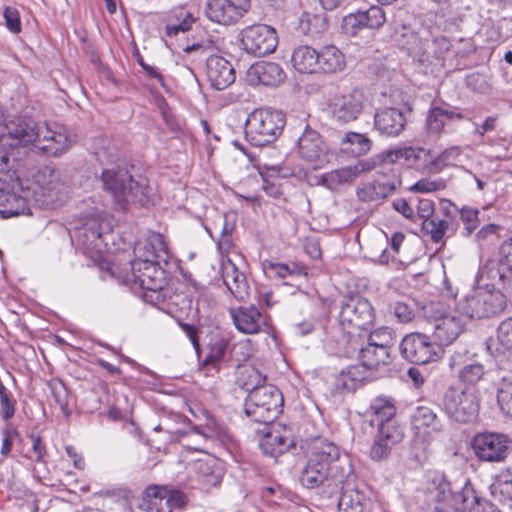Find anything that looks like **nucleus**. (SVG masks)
<instances>
[{
  "label": "nucleus",
  "instance_id": "nucleus-41",
  "mask_svg": "<svg viewBox=\"0 0 512 512\" xmlns=\"http://www.w3.org/2000/svg\"><path fill=\"white\" fill-rule=\"evenodd\" d=\"M465 115L456 109H444L443 107H431L426 118V126L430 133L438 134L454 120H463Z\"/></svg>",
  "mask_w": 512,
  "mask_h": 512
},
{
  "label": "nucleus",
  "instance_id": "nucleus-25",
  "mask_svg": "<svg viewBox=\"0 0 512 512\" xmlns=\"http://www.w3.org/2000/svg\"><path fill=\"white\" fill-rule=\"evenodd\" d=\"M406 117L397 108H384L374 116V128L383 136L396 137L404 129Z\"/></svg>",
  "mask_w": 512,
  "mask_h": 512
},
{
  "label": "nucleus",
  "instance_id": "nucleus-53",
  "mask_svg": "<svg viewBox=\"0 0 512 512\" xmlns=\"http://www.w3.org/2000/svg\"><path fill=\"white\" fill-rule=\"evenodd\" d=\"M194 291L197 293V307L196 312L199 317L209 319L211 308L215 304L212 294L205 287H198L194 282Z\"/></svg>",
  "mask_w": 512,
  "mask_h": 512
},
{
  "label": "nucleus",
  "instance_id": "nucleus-58",
  "mask_svg": "<svg viewBox=\"0 0 512 512\" xmlns=\"http://www.w3.org/2000/svg\"><path fill=\"white\" fill-rule=\"evenodd\" d=\"M497 340L506 350L512 351V317L500 322L497 328Z\"/></svg>",
  "mask_w": 512,
  "mask_h": 512
},
{
  "label": "nucleus",
  "instance_id": "nucleus-12",
  "mask_svg": "<svg viewBox=\"0 0 512 512\" xmlns=\"http://www.w3.org/2000/svg\"><path fill=\"white\" fill-rule=\"evenodd\" d=\"M441 405L447 416L459 423L473 422L480 409V401L474 390L456 387H449L445 391Z\"/></svg>",
  "mask_w": 512,
  "mask_h": 512
},
{
  "label": "nucleus",
  "instance_id": "nucleus-24",
  "mask_svg": "<svg viewBox=\"0 0 512 512\" xmlns=\"http://www.w3.org/2000/svg\"><path fill=\"white\" fill-rule=\"evenodd\" d=\"M220 271L223 283L236 299L243 301L248 297L249 284L246 276L243 272L239 271L238 267L228 256L225 259L221 258Z\"/></svg>",
  "mask_w": 512,
  "mask_h": 512
},
{
  "label": "nucleus",
  "instance_id": "nucleus-10",
  "mask_svg": "<svg viewBox=\"0 0 512 512\" xmlns=\"http://www.w3.org/2000/svg\"><path fill=\"white\" fill-rule=\"evenodd\" d=\"M423 313L434 322L433 337L440 349L453 343L464 330L463 315L457 308L451 311L442 302H430L423 307Z\"/></svg>",
  "mask_w": 512,
  "mask_h": 512
},
{
  "label": "nucleus",
  "instance_id": "nucleus-34",
  "mask_svg": "<svg viewBox=\"0 0 512 512\" xmlns=\"http://www.w3.org/2000/svg\"><path fill=\"white\" fill-rule=\"evenodd\" d=\"M412 428L417 434L438 433L443 429L442 420L428 406H418L411 416Z\"/></svg>",
  "mask_w": 512,
  "mask_h": 512
},
{
  "label": "nucleus",
  "instance_id": "nucleus-8",
  "mask_svg": "<svg viewBox=\"0 0 512 512\" xmlns=\"http://www.w3.org/2000/svg\"><path fill=\"white\" fill-rule=\"evenodd\" d=\"M490 284L475 289L457 303L459 313L469 319L492 318L507 306L506 296L499 289H490Z\"/></svg>",
  "mask_w": 512,
  "mask_h": 512
},
{
  "label": "nucleus",
  "instance_id": "nucleus-13",
  "mask_svg": "<svg viewBox=\"0 0 512 512\" xmlns=\"http://www.w3.org/2000/svg\"><path fill=\"white\" fill-rule=\"evenodd\" d=\"M241 48L250 55L263 57L273 53L278 45L276 30L265 24H256L239 33Z\"/></svg>",
  "mask_w": 512,
  "mask_h": 512
},
{
  "label": "nucleus",
  "instance_id": "nucleus-11",
  "mask_svg": "<svg viewBox=\"0 0 512 512\" xmlns=\"http://www.w3.org/2000/svg\"><path fill=\"white\" fill-rule=\"evenodd\" d=\"M282 406L280 390L271 385L250 392L245 399L244 411L252 421L269 425L281 413Z\"/></svg>",
  "mask_w": 512,
  "mask_h": 512
},
{
  "label": "nucleus",
  "instance_id": "nucleus-47",
  "mask_svg": "<svg viewBox=\"0 0 512 512\" xmlns=\"http://www.w3.org/2000/svg\"><path fill=\"white\" fill-rule=\"evenodd\" d=\"M371 144L372 142L367 136L355 132H349L341 142V149L353 156H361L370 151Z\"/></svg>",
  "mask_w": 512,
  "mask_h": 512
},
{
  "label": "nucleus",
  "instance_id": "nucleus-63",
  "mask_svg": "<svg viewBox=\"0 0 512 512\" xmlns=\"http://www.w3.org/2000/svg\"><path fill=\"white\" fill-rule=\"evenodd\" d=\"M393 313L400 323L411 322L415 317L413 308L405 302H396L393 306Z\"/></svg>",
  "mask_w": 512,
  "mask_h": 512
},
{
  "label": "nucleus",
  "instance_id": "nucleus-14",
  "mask_svg": "<svg viewBox=\"0 0 512 512\" xmlns=\"http://www.w3.org/2000/svg\"><path fill=\"white\" fill-rule=\"evenodd\" d=\"M400 353L407 361L424 365L435 361L439 357L440 348L430 336L414 332L403 337L399 345Z\"/></svg>",
  "mask_w": 512,
  "mask_h": 512
},
{
  "label": "nucleus",
  "instance_id": "nucleus-46",
  "mask_svg": "<svg viewBox=\"0 0 512 512\" xmlns=\"http://www.w3.org/2000/svg\"><path fill=\"white\" fill-rule=\"evenodd\" d=\"M479 278L480 280H484V278L495 282L498 280L499 283L506 287L512 283V271L507 270L506 265H502L501 263V255H499V260H488L486 264L479 270Z\"/></svg>",
  "mask_w": 512,
  "mask_h": 512
},
{
  "label": "nucleus",
  "instance_id": "nucleus-5",
  "mask_svg": "<svg viewBox=\"0 0 512 512\" xmlns=\"http://www.w3.org/2000/svg\"><path fill=\"white\" fill-rule=\"evenodd\" d=\"M229 345L228 339L212 325L194 326V351L198 371L205 376L218 373Z\"/></svg>",
  "mask_w": 512,
  "mask_h": 512
},
{
  "label": "nucleus",
  "instance_id": "nucleus-36",
  "mask_svg": "<svg viewBox=\"0 0 512 512\" xmlns=\"http://www.w3.org/2000/svg\"><path fill=\"white\" fill-rule=\"evenodd\" d=\"M369 410L371 414L370 423L372 426H377L378 430H381L386 425L399 427L394 420L396 408L390 399L384 397L375 398L371 402Z\"/></svg>",
  "mask_w": 512,
  "mask_h": 512
},
{
  "label": "nucleus",
  "instance_id": "nucleus-54",
  "mask_svg": "<svg viewBox=\"0 0 512 512\" xmlns=\"http://www.w3.org/2000/svg\"><path fill=\"white\" fill-rule=\"evenodd\" d=\"M461 150L458 146L445 149L439 155L431 154L432 173L440 172L445 166L452 164L460 156Z\"/></svg>",
  "mask_w": 512,
  "mask_h": 512
},
{
  "label": "nucleus",
  "instance_id": "nucleus-7",
  "mask_svg": "<svg viewBox=\"0 0 512 512\" xmlns=\"http://www.w3.org/2000/svg\"><path fill=\"white\" fill-rule=\"evenodd\" d=\"M285 124L286 117L281 111L255 109L245 121L246 139L254 146L269 145L281 135Z\"/></svg>",
  "mask_w": 512,
  "mask_h": 512
},
{
  "label": "nucleus",
  "instance_id": "nucleus-17",
  "mask_svg": "<svg viewBox=\"0 0 512 512\" xmlns=\"http://www.w3.org/2000/svg\"><path fill=\"white\" fill-rule=\"evenodd\" d=\"M250 0H211L205 14L213 22L222 25L237 23L250 9Z\"/></svg>",
  "mask_w": 512,
  "mask_h": 512
},
{
  "label": "nucleus",
  "instance_id": "nucleus-19",
  "mask_svg": "<svg viewBox=\"0 0 512 512\" xmlns=\"http://www.w3.org/2000/svg\"><path fill=\"white\" fill-rule=\"evenodd\" d=\"M198 451L202 457L194 459V481L197 482V488L204 492H209L211 488L220 485L223 477V471L218 460L209 453L204 452L198 447H194V452Z\"/></svg>",
  "mask_w": 512,
  "mask_h": 512
},
{
  "label": "nucleus",
  "instance_id": "nucleus-31",
  "mask_svg": "<svg viewBox=\"0 0 512 512\" xmlns=\"http://www.w3.org/2000/svg\"><path fill=\"white\" fill-rule=\"evenodd\" d=\"M361 338H356V341H347L353 350H358V358L362 365L370 370H375L381 365H388L391 362L390 353L367 342L362 346Z\"/></svg>",
  "mask_w": 512,
  "mask_h": 512
},
{
  "label": "nucleus",
  "instance_id": "nucleus-43",
  "mask_svg": "<svg viewBox=\"0 0 512 512\" xmlns=\"http://www.w3.org/2000/svg\"><path fill=\"white\" fill-rule=\"evenodd\" d=\"M0 214L3 218L31 214L26 197L0 189Z\"/></svg>",
  "mask_w": 512,
  "mask_h": 512
},
{
  "label": "nucleus",
  "instance_id": "nucleus-21",
  "mask_svg": "<svg viewBox=\"0 0 512 512\" xmlns=\"http://www.w3.org/2000/svg\"><path fill=\"white\" fill-rule=\"evenodd\" d=\"M379 162L395 163L403 159L408 166L432 173L431 152L420 147H404L382 152Z\"/></svg>",
  "mask_w": 512,
  "mask_h": 512
},
{
  "label": "nucleus",
  "instance_id": "nucleus-2",
  "mask_svg": "<svg viewBox=\"0 0 512 512\" xmlns=\"http://www.w3.org/2000/svg\"><path fill=\"white\" fill-rule=\"evenodd\" d=\"M95 156L102 166L103 188L111 194L119 209L127 211L131 204L144 207L151 203L152 188L148 180L141 175L133 176L119 163L118 150L114 145L98 149Z\"/></svg>",
  "mask_w": 512,
  "mask_h": 512
},
{
  "label": "nucleus",
  "instance_id": "nucleus-40",
  "mask_svg": "<svg viewBox=\"0 0 512 512\" xmlns=\"http://www.w3.org/2000/svg\"><path fill=\"white\" fill-rule=\"evenodd\" d=\"M463 356L459 353H455L450 358V367L462 365L458 371V379L461 383L466 385H475L480 382L486 371L483 364L477 361L464 362L462 361Z\"/></svg>",
  "mask_w": 512,
  "mask_h": 512
},
{
  "label": "nucleus",
  "instance_id": "nucleus-3",
  "mask_svg": "<svg viewBox=\"0 0 512 512\" xmlns=\"http://www.w3.org/2000/svg\"><path fill=\"white\" fill-rule=\"evenodd\" d=\"M352 465L341 459L339 447L326 439L316 440L300 474L301 484L308 489L320 486L339 488L355 480Z\"/></svg>",
  "mask_w": 512,
  "mask_h": 512
},
{
  "label": "nucleus",
  "instance_id": "nucleus-49",
  "mask_svg": "<svg viewBox=\"0 0 512 512\" xmlns=\"http://www.w3.org/2000/svg\"><path fill=\"white\" fill-rule=\"evenodd\" d=\"M496 397L500 410L512 417V376L502 377L498 381Z\"/></svg>",
  "mask_w": 512,
  "mask_h": 512
},
{
  "label": "nucleus",
  "instance_id": "nucleus-60",
  "mask_svg": "<svg viewBox=\"0 0 512 512\" xmlns=\"http://www.w3.org/2000/svg\"><path fill=\"white\" fill-rule=\"evenodd\" d=\"M0 406L1 414L4 420H9L14 416V401H12L11 393L7 390L2 382H0Z\"/></svg>",
  "mask_w": 512,
  "mask_h": 512
},
{
  "label": "nucleus",
  "instance_id": "nucleus-27",
  "mask_svg": "<svg viewBox=\"0 0 512 512\" xmlns=\"http://www.w3.org/2000/svg\"><path fill=\"white\" fill-rule=\"evenodd\" d=\"M403 436L401 427L386 425L381 430H378L370 449L371 458L376 461L387 458L392 447L398 444L403 439Z\"/></svg>",
  "mask_w": 512,
  "mask_h": 512
},
{
  "label": "nucleus",
  "instance_id": "nucleus-1",
  "mask_svg": "<svg viewBox=\"0 0 512 512\" xmlns=\"http://www.w3.org/2000/svg\"><path fill=\"white\" fill-rule=\"evenodd\" d=\"M389 33L391 40L423 73L437 74L445 68L447 55L453 47L448 37L433 35L427 28L415 29L398 20L389 24Z\"/></svg>",
  "mask_w": 512,
  "mask_h": 512
},
{
  "label": "nucleus",
  "instance_id": "nucleus-20",
  "mask_svg": "<svg viewBox=\"0 0 512 512\" xmlns=\"http://www.w3.org/2000/svg\"><path fill=\"white\" fill-rule=\"evenodd\" d=\"M364 95L354 89L345 94L335 95L329 104L332 116L339 122L348 123L356 120L364 108Z\"/></svg>",
  "mask_w": 512,
  "mask_h": 512
},
{
  "label": "nucleus",
  "instance_id": "nucleus-29",
  "mask_svg": "<svg viewBox=\"0 0 512 512\" xmlns=\"http://www.w3.org/2000/svg\"><path fill=\"white\" fill-rule=\"evenodd\" d=\"M248 76L252 82L265 86H277L284 81L286 74L278 63L261 61L250 67Z\"/></svg>",
  "mask_w": 512,
  "mask_h": 512
},
{
  "label": "nucleus",
  "instance_id": "nucleus-26",
  "mask_svg": "<svg viewBox=\"0 0 512 512\" xmlns=\"http://www.w3.org/2000/svg\"><path fill=\"white\" fill-rule=\"evenodd\" d=\"M153 276L137 275L132 273V281L134 284H138L143 290V299L147 303L158 304L165 298L162 294V290L166 284L164 278V270H154Z\"/></svg>",
  "mask_w": 512,
  "mask_h": 512
},
{
  "label": "nucleus",
  "instance_id": "nucleus-59",
  "mask_svg": "<svg viewBox=\"0 0 512 512\" xmlns=\"http://www.w3.org/2000/svg\"><path fill=\"white\" fill-rule=\"evenodd\" d=\"M501 226L497 224H487L483 226L475 235V239L480 247L488 243H493L498 239V232Z\"/></svg>",
  "mask_w": 512,
  "mask_h": 512
},
{
  "label": "nucleus",
  "instance_id": "nucleus-50",
  "mask_svg": "<svg viewBox=\"0 0 512 512\" xmlns=\"http://www.w3.org/2000/svg\"><path fill=\"white\" fill-rule=\"evenodd\" d=\"M422 231L430 236L434 243L440 242L447 232L450 222L435 215L422 222Z\"/></svg>",
  "mask_w": 512,
  "mask_h": 512
},
{
  "label": "nucleus",
  "instance_id": "nucleus-28",
  "mask_svg": "<svg viewBox=\"0 0 512 512\" xmlns=\"http://www.w3.org/2000/svg\"><path fill=\"white\" fill-rule=\"evenodd\" d=\"M264 435L259 442V446L264 454L271 457H277L288 451L294 444L293 440L281 430L274 426L265 425Z\"/></svg>",
  "mask_w": 512,
  "mask_h": 512
},
{
  "label": "nucleus",
  "instance_id": "nucleus-38",
  "mask_svg": "<svg viewBox=\"0 0 512 512\" xmlns=\"http://www.w3.org/2000/svg\"><path fill=\"white\" fill-rule=\"evenodd\" d=\"M107 233L102 223L96 221L87 223L79 234V241L86 250L101 253L107 246Z\"/></svg>",
  "mask_w": 512,
  "mask_h": 512
},
{
  "label": "nucleus",
  "instance_id": "nucleus-45",
  "mask_svg": "<svg viewBox=\"0 0 512 512\" xmlns=\"http://www.w3.org/2000/svg\"><path fill=\"white\" fill-rule=\"evenodd\" d=\"M370 369L359 365L350 366L346 371H342L337 378V386L346 391H354L357 386L369 378Z\"/></svg>",
  "mask_w": 512,
  "mask_h": 512
},
{
  "label": "nucleus",
  "instance_id": "nucleus-9",
  "mask_svg": "<svg viewBox=\"0 0 512 512\" xmlns=\"http://www.w3.org/2000/svg\"><path fill=\"white\" fill-rule=\"evenodd\" d=\"M375 319L371 303L359 296L347 297L341 302L339 325L347 336V341H356L362 337Z\"/></svg>",
  "mask_w": 512,
  "mask_h": 512
},
{
  "label": "nucleus",
  "instance_id": "nucleus-64",
  "mask_svg": "<svg viewBox=\"0 0 512 512\" xmlns=\"http://www.w3.org/2000/svg\"><path fill=\"white\" fill-rule=\"evenodd\" d=\"M500 494L507 495L512 500V467L503 471L498 482Z\"/></svg>",
  "mask_w": 512,
  "mask_h": 512
},
{
  "label": "nucleus",
  "instance_id": "nucleus-30",
  "mask_svg": "<svg viewBox=\"0 0 512 512\" xmlns=\"http://www.w3.org/2000/svg\"><path fill=\"white\" fill-rule=\"evenodd\" d=\"M230 314L237 330L244 334L258 333L265 324L261 312L255 306L231 309Z\"/></svg>",
  "mask_w": 512,
  "mask_h": 512
},
{
  "label": "nucleus",
  "instance_id": "nucleus-15",
  "mask_svg": "<svg viewBox=\"0 0 512 512\" xmlns=\"http://www.w3.org/2000/svg\"><path fill=\"white\" fill-rule=\"evenodd\" d=\"M298 153L313 169L322 168L333 157L321 135L309 127L305 128L298 139Z\"/></svg>",
  "mask_w": 512,
  "mask_h": 512
},
{
  "label": "nucleus",
  "instance_id": "nucleus-48",
  "mask_svg": "<svg viewBox=\"0 0 512 512\" xmlns=\"http://www.w3.org/2000/svg\"><path fill=\"white\" fill-rule=\"evenodd\" d=\"M299 28L305 35L317 38L328 29V21L324 15L304 13Z\"/></svg>",
  "mask_w": 512,
  "mask_h": 512
},
{
  "label": "nucleus",
  "instance_id": "nucleus-23",
  "mask_svg": "<svg viewBox=\"0 0 512 512\" xmlns=\"http://www.w3.org/2000/svg\"><path fill=\"white\" fill-rule=\"evenodd\" d=\"M194 435L203 437L205 440L229 438V432L225 425L219 422L214 415L204 407L194 409Z\"/></svg>",
  "mask_w": 512,
  "mask_h": 512
},
{
  "label": "nucleus",
  "instance_id": "nucleus-16",
  "mask_svg": "<svg viewBox=\"0 0 512 512\" xmlns=\"http://www.w3.org/2000/svg\"><path fill=\"white\" fill-rule=\"evenodd\" d=\"M472 449L481 461L501 462L508 455L509 440L504 434L478 433L472 439Z\"/></svg>",
  "mask_w": 512,
  "mask_h": 512
},
{
  "label": "nucleus",
  "instance_id": "nucleus-57",
  "mask_svg": "<svg viewBox=\"0 0 512 512\" xmlns=\"http://www.w3.org/2000/svg\"><path fill=\"white\" fill-rule=\"evenodd\" d=\"M51 395L54 404H56L65 416L70 415L68 410V391L62 382H55L50 384Z\"/></svg>",
  "mask_w": 512,
  "mask_h": 512
},
{
  "label": "nucleus",
  "instance_id": "nucleus-35",
  "mask_svg": "<svg viewBox=\"0 0 512 512\" xmlns=\"http://www.w3.org/2000/svg\"><path fill=\"white\" fill-rule=\"evenodd\" d=\"M317 73L335 74L346 67L345 55L334 45H326L318 51Z\"/></svg>",
  "mask_w": 512,
  "mask_h": 512
},
{
  "label": "nucleus",
  "instance_id": "nucleus-32",
  "mask_svg": "<svg viewBox=\"0 0 512 512\" xmlns=\"http://www.w3.org/2000/svg\"><path fill=\"white\" fill-rule=\"evenodd\" d=\"M342 489L341 496L338 501L339 512H370L372 508L371 499L362 491L349 488L345 484L339 486Z\"/></svg>",
  "mask_w": 512,
  "mask_h": 512
},
{
  "label": "nucleus",
  "instance_id": "nucleus-22",
  "mask_svg": "<svg viewBox=\"0 0 512 512\" xmlns=\"http://www.w3.org/2000/svg\"><path fill=\"white\" fill-rule=\"evenodd\" d=\"M32 187L35 195L44 198L43 203L58 200V194L61 192L63 185L60 182V173L50 166H44L39 169L33 176Z\"/></svg>",
  "mask_w": 512,
  "mask_h": 512
},
{
  "label": "nucleus",
  "instance_id": "nucleus-56",
  "mask_svg": "<svg viewBox=\"0 0 512 512\" xmlns=\"http://www.w3.org/2000/svg\"><path fill=\"white\" fill-rule=\"evenodd\" d=\"M145 247H150L152 250V257L147 258V261L160 262L165 261L166 258L168 257L167 245L164 241L163 236L160 234H155L151 236Z\"/></svg>",
  "mask_w": 512,
  "mask_h": 512
},
{
  "label": "nucleus",
  "instance_id": "nucleus-62",
  "mask_svg": "<svg viewBox=\"0 0 512 512\" xmlns=\"http://www.w3.org/2000/svg\"><path fill=\"white\" fill-rule=\"evenodd\" d=\"M3 17L5 20L6 27L12 32V33H19L21 32V21L19 12L17 9L13 7H6L4 9Z\"/></svg>",
  "mask_w": 512,
  "mask_h": 512
},
{
  "label": "nucleus",
  "instance_id": "nucleus-61",
  "mask_svg": "<svg viewBox=\"0 0 512 512\" xmlns=\"http://www.w3.org/2000/svg\"><path fill=\"white\" fill-rule=\"evenodd\" d=\"M232 231L233 227H229L226 220L223 223V227L221 229V236L218 240V250L220 251L222 258L225 259L228 256V252L232 247Z\"/></svg>",
  "mask_w": 512,
  "mask_h": 512
},
{
  "label": "nucleus",
  "instance_id": "nucleus-55",
  "mask_svg": "<svg viewBox=\"0 0 512 512\" xmlns=\"http://www.w3.org/2000/svg\"><path fill=\"white\" fill-rule=\"evenodd\" d=\"M247 379L243 382V388L248 392L267 386L265 384L266 376L254 367H249L242 373Z\"/></svg>",
  "mask_w": 512,
  "mask_h": 512
},
{
  "label": "nucleus",
  "instance_id": "nucleus-4",
  "mask_svg": "<svg viewBox=\"0 0 512 512\" xmlns=\"http://www.w3.org/2000/svg\"><path fill=\"white\" fill-rule=\"evenodd\" d=\"M8 133L15 139L11 147L26 146L34 143L35 146L50 156H59L70 146L68 137L62 133L51 131L46 126H39L34 120H19L9 124Z\"/></svg>",
  "mask_w": 512,
  "mask_h": 512
},
{
  "label": "nucleus",
  "instance_id": "nucleus-51",
  "mask_svg": "<svg viewBox=\"0 0 512 512\" xmlns=\"http://www.w3.org/2000/svg\"><path fill=\"white\" fill-rule=\"evenodd\" d=\"M367 342L390 353L395 344L394 331L388 327H381L369 334Z\"/></svg>",
  "mask_w": 512,
  "mask_h": 512
},
{
  "label": "nucleus",
  "instance_id": "nucleus-42",
  "mask_svg": "<svg viewBox=\"0 0 512 512\" xmlns=\"http://www.w3.org/2000/svg\"><path fill=\"white\" fill-rule=\"evenodd\" d=\"M395 189L396 186L392 182L375 180L359 186L356 190V195L361 202H377L387 198Z\"/></svg>",
  "mask_w": 512,
  "mask_h": 512
},
{
  "label": "nucleus",
  "instance_id": "nucleus-6",
  "mask_svg": "<svg viewBox=\"0 0 512 512\" xmlns=\"http://www.w3.org/2000/svg\"><path fill=\"white\" fill-rule=\"evenodd\" d=\"M218 52V43L212 36L194 42V61L204 63L206 76L214 89L224 90L235 82L236 72Z\"/></svg>",
  "mask_w": 512,
  "mask_h": 512
},
{
  "label": "nucleus",
  "instance_id": "nucleus-33",
  "mask_svg": "<svg viewBox=\"0 0 512 512\" xmlns=\"http://www.w3.org/2000/svg\"><path fill=\"white\" fill-rule=\"evenodd\" d=\"M139 508L145 512H171L169 489L166 486H148L139 503Z\"/></svg>",
  "mask_w": 512,
  "mask_h": 512
},
{
  "label": "nucleus",
  "instance_id": "nucleus-18",
  "mask_svg": "<svg viewBox=\"0 0 512 512\" xmlns=\"http://www.w3.org/2000/svg\"><path fill=\"white\" fill-rule=\"evenodd\" d=\"M387 22L386 11L381 6H370L343 18L342 27L347 34L357 35L363 29L377 30Z\"/></svg>",
  "mask_w": 512,
  "mask_h": 512
},
{
  "label": "nucleus",
  "instance_id": "nucleus-39",
  "mask_svg": "<svg viewBox=\"0 0 512 512\" xmlns=\"http://www.w3.org/2000/svg\"><path fill=\"white\" fill-rule=\"evenodd\" d=\"M318 50L310 45L295 47L291 55L293 68L301 74L317 73Z\"/></svg>",
  "mask_w": 512,
  "mask_h": 512
},
{
  "label": "nucleus",
  "instance_id": "nucleus-37",
  "mask_svg": "<svg viewBox=\"0 0 512 512\" xmlns=\"http://www.w3.org/2000/svg\"><path fill=\"white\" fill-rule=\"evenodd\" d=\"M378 164L375 159L358 161L355 165L342 167L327 174L326 180L334 185L349 183L364 172L373 170Z\"/></svg>",
  "mask_w": 512,
  "mask_h": 512
},
{
  "label": "nucleus",
  "instance_id": "nucleus-52",
  "mask_svg": "<svg viewBox=\"0 0 512 512\" xmlns=\"http://www.w3.org/2000/svg\"><path fill=\"white\" fill-rule=\"evenodd\" d=\"M192 300L185 296L182 297L179 301L175 302L176 306H180L179 309L175 312L174 318L178 322V324L185 331L186 335L192 342V322L190 321V310H191Z\"/></svg>",
  "mask_w": 512,
  "mask_h": 512
},
{
  "label": "nucleus",
  "instance_id": "nucleus-44",
  "mask_svg": "<svg viewBox=\"0 0 512 512\" xmlns=\"http://www.w3.org/2000/svg\"><path fill=\"white\" fill-rule=\"evenodd\" d=\"M263 270L270 278H297L300 276H306V268L303 265L297 263L285 264L280 262H274L265 260L263 262Z\"/></svg>",
  "mask_w": 512,
  "mask_h": 512
}]
</instances>
